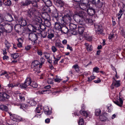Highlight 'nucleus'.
<instances>
[{
    "instance_id": "8",
    "label": "nucleus",
    "mask_w": 125,
    "mask_h": 125,
    "mask_svg": "<svg viewBox=\"0 0 125 125\" xmlns=\"http://www.w3.org/2000/svg\"><path fill=\"white\" fill-rule=\"evenodd\" d=\"M62 19L61 20L64 23H67L70 21L71 18L68 15L64 16L63 17H62Z\"/></svg>"
},
{
    "instance_id": "6",
    "label": "nucleus",
    "mask_w": 125,
    "mask_h": 125,
    "mask_svg": "<svg viewBox=\"0 0 125 125\" xmlns=\"http://www.w3.org/2000/svg\"><path fill=\"white\" fill-rule=\"evenodd\" d=\"M38 23V22H37V23H36L35 24V26L32 25L31 24H29L28 26V30L31 31L33 32H35L36 30L37 27H38V26H40V24L39 25L38 24H37Z\"/></svg>"
},
{
    "instance_id": "57",
    "label": "nucleus",
    "mask_w": 125,
    "mask_h": 125,
    "mask_svg": "<svg viewBox=\"0 0 125 125\" xmlns=\"http://www.w3.org/2000/svg\"><path fill=\"white\" fill-rule=\"evenodd\" d=\"M95 31L96 33L99 34L102 33L103 32V30H99L97 29L95 30Z\"/></svg>"
},
{
    "instance_id": "46",
    "label": "nucleus",
    "mask_w": 125,
    "mask_h": 125,
    "mask_svg": "<svg viewBox=\"0 0 125 125\" xmlns=\"http://www.w3.org/2000/svg\"><path fill=\"white\" fill-rule=\"evenodd\" d=\"M123 11L122 10H120L119 12L117 14V16H118V19H120L123 14Z\"/></svg>"
},
{
    "instance_id": "38",
    "label": "nucleus",
    "mask_w": 125,
    "mask_h": 125,
    "mask_svg": "<svg viewBox=\"0 0 125 125\" xmlns=\"http://www.w3.org/2000/svg\"><path fill=\"white\" fill-rule=\"evenodd\" d=\"M101 111L100 109H96L95 112V115L97 116H99L101 114Z\"/></svg>"
},
{
    "instance_id": "3",
    "label": "nucleus",
    "mask_w": 125,
    "mask_h": 125,
    "mask_svg": "<svg viewBox=\"0 0 125 125\" xmlns=\"http://www.w3.org/2000/svg\"><path fill=\"white\" fill-rule=\"evenodd\" d=\"M38 34L34 32H31L29 34V39L32 42V43L33 44L37 43V40L38 39Z\"/></svg>"
},
{
    "instance_id": "52",
    "label": "nucleus",
    "mask_w": 125,
    "mask_h": 125,
    "mask_svg": "<svg viewBox=\"0 0 125 125\" xmlns=\"http://www.w3.org/2000/svg\"><path fill=\"white\" fill-rule=\"evenodd\" d=\"M20 107L21 108L23 109V108H28V106L27 104H21Z\"/></svg>"
},
{
    "instance_id": "58",
    "label": "nucleus",
    "mask_w": 125,
    "mask_h": 125,
    "mask_svg": "<svg viewBox=\"0 0 125 125\" xmlns=\"http://www.w3.org/2000/svg\"><path fill=\"white\" fill-rule=\"evenodd\" d=\"M51 49L52 52H55L57 50L56 47L54 46H52Z\"/></svg>"
},
{
    "instance_id": "50",
    "label": "nucleus",
    "mask_w": 125,
    "mask_h": 125,
    "mask_svg": "<svg viewBox=\"0 0 125 125\" xmlns=\"http://www.w3.org/2000/svg\"><path fill=\"white\" fill-rule=\"evenodd\" d=\"M3 75H5V77L7 78H8L9 77V76L8 75V74L6 71H5L3 72L2 73L0 74V76H2Z\"/></svg>"
},
{
    "instance_id": "48",
    "label": "nucleus",
    "mask_w": 125,
    "mask_h": 125,
    "mask_svg": "<svg viewBox=\"0 0 125 125\" xmlns=\"http://www.w3.org/2000/svg\"><path fill=\"white\" fill-rule=\"evenodd\" d=\"M11 56L14 59H16L19 56L18 54L17 53H15L13 54H11Z\"/></svg>"
},
{
    "instance_id": "41",
    "label": "nucleus",
    "mask_w": 125,
    "mask_h": 125,
    "mask_svg": "<svg viewBox=\"0 0 125 125\" xmlns=\"http://www.w3.org/2000/svg\"><path fill=\"white\" fill-rule=\"evenodd\" d=\"M10 118L13 121L16 120H15L16 118V115L14 114H12L10 113H9Z\"/></svg>"
},
{
    "instance_id": "62",
    "label": "nucleus",
    "mask_w": 125,
    "mask_h": 125,
    "mask_svg": "<svg viewBox=\"0 0 125 125\" xmlns=\"http://www.w3.org/2000/svg\"><path fill=\"white\" fill-rule=\"evenodd\" d=\"M95 78V77L94 76H91L88 78V81L90 82L92 81Z\"/></svg>"
},
{
    "instance_id": "2",
    "label": "nucleus",
    "mask_w": 125,
    "mask_h": 125,
    "mask_svg": "<svg viewBox=\"0 0 125 125\" xmlns=\"http://www.w3.org/2000/svg\"><path fill=\"white\" fill-rule=\"evenodd\" d=\"M40 15V13L34 8L29 9L27 13V15L29 17H34L35 21L38 23L37 24H38L39 25V23L42 22L41 19L39 16Z\"/></svg>"
},
{
    "instance_id": "9",
    "label": "nucleus",
    "mask_w": 125,
    "mask_h": 125,
    "mask_svg": "<svg viewBox=\"0 0 125 125\" xmlns=\"http://www.w3.org/2000/svg\"><path fill=\"white\" fill-rule=\"evenodd\" d=\"M52 17H53V19H56L57 21L62 17L61 14L60 13H58L56 11H55L53 12L52 15Z\"/></svg>"
},
{
    "instance_id": "29",
    "label": "nucleus",
    "mask_w": 125,
    "mask_h": 125,
    "mask_svg": "<svg viewBox=\"0 0 125 125\" xmlns=\"http://www.w3.org/2000/svg\"><path fill=\"white\" fill-rule=\"evenodd\" d=\"M3 2L5 5L9 6L11 4V1L10 0H3Z\"/></svg>"
},
{
    "instance_id": "16",
    "label": "nucleus",
    "mask_w": 125,
    "mask_h": 125,
    "mask_svg": "<svg viewBox=\"0 0 125 125\" xmlns=\"http://www.w3.org/2000/svg\"><path fill=\"white\" fill-rule=\"evenodd\" d=\"M48 12H43L42 14V16L45 20L50 19V16L48 14Z\"/></svg>"
},
{
    "instance_id": "19",
    "label": "nucleus",
    "mask_w": 125,
    "mask_h": 125,
    "mask_svg": "<svg viewBox=\"0 0 125 125\" xmlns=\"http://www.w3.org/2000/svg\"><path fill=\"white\" fill-rule=\"evenodd\" d=\"M60 31L65 34L67 33L68 31H69L67 27L64 25H62Z\"/></svg>"
},
{
    "instance_id": "45",
    "label": "nucleus",
    "mask_w": 125,
    "mask_h": 125,
    "mask_svg": "<svg viewBox=\"0 0 125 125\" xmlns=\"http://www.w3.org/2000/svg\"><path fill=\"white\" fill-rule=\"evenodd\" d=\"M41 35L42 37L43 38H45L47 35V32L44 31H43L41 32Z\"/></svg>"
},
{
    "instance_id": "31",
    "label": "nucleus",
    "mask_w": 125,
    "mask_h": 125,
    "mask_svg": "<svg viewBox=\"0 0 125 125\" xmlns=\"http://www.w3.org/2000/svg\"><path fill=\"white\" fill-rule=\"evenodd\" d=\"M84 45L86 46L87 50L91 51L92 50V47L91 45H89L87 43H85Z\"/></svg>"
},
{
    "instance_id": "27",
    "label": "nucleus",
    "mask_w": 125,
    "mask_h": 125,
    "mask_svg": "<svg viewBox=\"0 0 125 125\" xmlns=\"http://www.w3.org/2000/svg\"><path fill=\"white\" fill-rule=\"evenodd\" d=\"M31 2L30 0H26L25 1V3L23 2H21V4L24 6L27 5L31 3Z\"/></svg>"
},
{
    "instance_id": "1",
    "label": "nucleus",
    "mask_w": 125,
    "mask_h": 125,
    "mask_svg": "<svg viewBox=\"0 0 125 125\" xmlns=\"http://www.w3.org/2000/svg\"><path fill=\"white\" fill-rule=\"evenodd\" d=\"M73 17L75 21L80 25L84 24L85 21L89 25L93 24V20L87 18L86 14L83 11L80 12L78 14L74 15Z\"/></svg>"
},
{
    "instance_id": "18",
    "label": "nucleus",
    "mask_w": 125,
    "mask_h": 125,
    "mask_svg": "<svg viewBox=\"0 0 125 125\" xmlns=\"http://www.w3.org/2000/svg\"><path fill=\"white\" fill-rule=\"evenodd\" d=\"M87 12L89 15L92 16L95 14V10L92 8H89L87 9Z\"/></svg>"
},
{
    "instance_id": "64",
    "label": "nucleus",
    "mask_w": 125,
    "mask_h": 125,
    "mask_svg": "<svg viewBox=\"0 0 125 125\" xmlns=\"http://www.w3.org/2000/svg\"><path fill=\"white\" fill-rule=\"evenodd\" d=\"M8 87L10 88L11 89L14 88V86L13 83H10L8 84Z\"/></svg>"
},
{
    "instance_id": "23",
    "label": "nucleus",
    "mask_w": 125,
    "mask_h": 125,
    "mask_svg": "<svg viewBox=\"0 0 125 125\" xmlns=\"http://www.w3.org/2000/svg\"><path fill=\"white\" fill-rule=\"evenodd\" d=\"M42 10L44 12H50L51 11V10L48 6H43L42 8Z\"/></svg>"
},
{
    "instance_id": "53",
    "label": "nucleus",
    "mask_w": 125,
    "mask_h": 125,
    "mask_svg": "<svg viewBox=\"0 0 125 125\" xmlns=\"http://www.w3.org/2000/svg\"><path fill=\"white\" fill-rule=\"evenodd\" d=\"M79 125H83L84 124L83 120L82 118H80L78 122Z\"/></svg>"
},
{
    "instance_id": "35",
    "label": "nucleus",
    "mask_w": 125,
    "mask_h": 125,
    "mask_svg": "<svg viewBox=\"0 0 125 125\" xmlns=\"http://www.w3.org/2000/svg\"><path fill=\"white\" fill-rule=\"evenodd\" d=\"M6 24H7V23H3L0 25V31L2 32L4 31L5 29L4 26Z\"/></svg>"
},
{
    "instance_id": "63",
    "label": "nucleus",
    "mask_w": 125,
    "mask_h": 125,
    "mask_svg": "<svg viewBox=\"0 0 125 125\" xmlns=\"http://www.w3.org/2000/svg\"><path fill=\"white\" fill-rule=\"evenodd\" d=\"M114 37V35L113 33H111L109 35L108 38L109 39H111Z\"/></svg>"
},
{
    "instance_id": "11",
    "label": "nucleus",
    "mask_w": 125,
    "mask_h": 125,
    "mask_svg": "<svg viewBox=\"0 0 125 125\" xmlns=\"http://www.w3.org/2000/svg\"><path fill=\"white\" fill-rule=\"evenodd\" d=\"M120 85V83L119 81H116L115 80L112 84L111 88L112 89H113L115 87H118Z\"/></svg>"
},
{
    "instance_id": "60",
    "label": "nucleus",
    "mask_w": 125,
    "mask_h": 125,
    "mask_svg": "<svg viewBox=\"0 0 125 125\" xmlns=\"http://www.w3.org/2000/svg\"><path fill=\"white\" fill-rule=\"evenodd\" d=\"M99 68L97 67H95L93 69V71L96 73H98L99 71Z\"/></svg>"
},
{
    "instance_id": "54",
    "label": "nucleus",
    "mask_w": 125,
    "mask_h": 125,
    "mask_svg": "<svg viewBox=\"0 0 125 125\" xmlns=\"http://www.w3.org/2000/svg\"><path fill=\"white\" fill-rule=\"evenodd\" d=\"M30 86L33 88H36L37 87V85L35 82H32Z\"/></svg>"
},
{
    "instance_id": "40",
    "label": "nucleus",
    "mask_w": 125,
    "mask_h": 125,
    "mask_svg": "<svg viewBox=\"0 0 125 125\" xmlns=\"http://www.w3.org/2000/svg\"><path fill=\"white\" fill-rule=\"evenodd\" d=\"M28 103L31 106H34L36 104V101L33 100H30Z\"/></svg>"
},
{
    "instance_id": "12",
    "label": "nucleus",
    "mask_w": 125,
    "mask_h": 125,
    "mask_svg": "<svg viewBox=\"0 0 125 125\" xmlns=\"http://www.w3.org/2000/svg\"><path fill=\"white\" fill-rule=\"evenodd\" d=\"M4 17L5 21L10 22L13 20V18L11 15L9 13H6Z\"/></svg>"
},
{
    "instance_id": "13",
    "label": "nucleus",
    "mask_w": 125,
    "mask_h": 125,
    "mask_svg": "<svg viewBox=\"0 0 125 125\" xmlns=\"http://www.w3.org/2000/svg\"><path fill=\"white\" fill-rule=\"evenodd\" d=\"M43 110L45 114L47 115H51L52 113L51 111L48 106L44 107Z\"/></svg>"
},
{
    "instance_id": "56",
    "label": "nucleus",
    "mask_w": 125,
    "mask_h": 125,
    "mask_svg": "<svg viewBox=\"0 0 125 125\" xmlns=\"http://www.w3.org/2000/svg\"><path fill=\"white\" fill-rule=\"evenodd\" d=\"M99 1L100 0H92L91 1L93 4H96L99 3Z\"/></svg>"
},
{
    "instance_id": "37",
    "label": "nucleus",
    "mask_w": 125,
    "mask_h": 125,
    "mask_svg": "<svg viewBox=\"0 0 125 125\" xmlns=\"http://www.w3.org/2000/svg\"><path fill=\"white\" fill-rule=\"evenodd\" d=\"M94 27L95 29V30L96 29L98 30H103L102 29V26L101 25H99L98 24H95L94 25Z\"/></svg>"
},
{
    "instance_id": "30",
    "label": "nucleus",
    "mask_w": 125,
    "mask_h": 125,
    "mask_svg": "<svg viewBox=\"0 0 125 125\" xmlns=\"http://www.w3.org/2000/svg\"><path fill=\"white\" fill-rule=\"evenodd\" d=\"M0 109L6 112L8 111V110L7 106L3 105L0 106Z\"/></svg>"
},
{
    "instance_id": "26",
    "label": "nucleus",
    "mask_w": 125,
    "mask_h": 125,
    "mask_svg": "<svg viewBox=\"0 0 125 125\" xmlns=\"http://www.w3.org/2000/svg\"><path fill=\"white\" fill-rule=\"evenodd\" d=\"M106 113H104L103 115H102L99 116V118L102 121H105L107 119L106 116Z\"/></svg>"
},
{
    "instance_id": "24",
    "label": "nucleus",
    "mask_w": 125,
    "mask_h": 125,
    "mask_svg": "<svg viewBox=\"0 0 125 125\" xmlns=\"http://www.w3.org/2000/svg\"><path fill=\"white\" fill-rule=\"evenodd\" d=\"M39 64V62L37 61H35L33 62L31 64L32 67H35L34 69V71H36V66Z\"/></svg>"
},
{
    "instance_id": "28",
    "label": "nucleus",
    "mask_w": 125,
    "mask_h": 125,
    "mask_svg": "<svg viewBox=\"0 0 125 125\" xmlns=\"http://www.w3.org/2000/svg\"><path fill=\"white\" fill-rule=\"evenodd\" d=\"M18 41L19 43L17 44V45L19 48H21L22 46V43L23 42V41L21 38H19L18 40Z\"/></svg>"
},
{
    "instance_id": "47",
    "label": "nucleus",
    "mask_w": 125,
    "mask_h": 125,
    "mask_svg": "<svg viewBox=\"0 0 125 125\" xmlns=\"http://www.w3.org/2000/svg\"><path fill=\"white\" fill-rule=\"evenodd\" d=\"M15 120H14V121H15L18 122L23 121L22 118L20 116H19L16 115V118Z\"/></svg>"
},
{
    "instance_id": "55",
    "label": "nucleus",
    "mask_w": 125,
    "mask_h": 125,
    "mask_svg": "<svg viewBox=\"0 0 125 125\" xmlns=\"http://www.w3.org/2000/svg\"><path fill=\"white\" fill-rule=\"evenodd\" d=\"M53 79L51 78H49L48 79L47 82L49 84H53Z\"/></svg>"
},
{
    "instance_id": "61",
    "label": "nucleus",
    "mask_w": 125,
    "mask_h": 125,
    "mask_svg": "<svg viewBox=\"0 0 125 125\" xmlns=\"http://www.w3.org/2000/svg\"><path fill=\"white\" fill-rule=\"evenodd\" d=\"M44 56L46 59H48L50 57V54L48 53H44Z\"/></svg>"
},
{
    "instance_id": "15",
    "label": "nucleus",
    "mask_w": 125,
    "mask_h": 125,
    "mask_svg": "<svg viewBox=\"0 0 125 125\" xmlns=\"http://www.w3.org/2000/svg\"><path fill=\"white\" fill-rule=\"evenodd\" d=\"M19 23L21 26H25L27 24L26 21L23 18H21L19 19Z\"/></svg>"
},
{
    "instance_id": "10",
    "label": "nucleus",
    "mask_w": 125,
    "mask_h": 125,
    "mask_svg": "<svg viewBox=\"0 0 125 125\" xmlns=\"http://www.w3.org/2000/svg\"><path fill=\"white\" fill-rule=\"evenodd\" d=\"M9 97V95L5 93H0V100H4L6 99H8Z\"/></svg>"
},
{
    "instance_id": "25",
    "label": "nucleus",
    "mask_w": 125,
    "mask_h": 125,
    "mask_svg": "<svg viewBox=\"0 0 125 125\" xmlns=\"http://www.w3.org/2000/svg\"><path fill=\"white\" fill-rule=\"evenodd\" d=\"M47 6H52V3L51 1L50 0H42Z\"/></svg>"
},
{
    "instance_id": "17",
    "label": "nucleus",
    "mask_w": 125,
    "mask_h": 125,
    "mask_svg": "<svg viewBox=\"0 0 125 125\" xmlns=\"http://www.w3.org/2000/svg\"><path fill=\"white\" fill-rule=\"evenodd\" d=\"M53 57L54 60H53L54 64H58V61L60 59L61 56H59L58 55L56 56V57L54 55H53Z\"/></svg>"
},
{
    "instance_id": "7",
    "label": "nucleus",
    "mask_w": 125,
    "mask_h": 125,
    "mask_svg": "<svg viewBox=\"0 0 125 125\" xmlns=\"http://www.w3.org/2000/svg\"><path fill=\"white\" fill-rule=\"evenodd\" d=\"M70 30L71 31H73V33L71 32L73 35H76L77 33V32L75 31V30L76 29L77 26L76 25L72 23H70L69 25Z\"/></svg>"
},
{
    "instance_id": "39",
    "label": "nucleus",
    "mask_w": 125,
    "mask_h": 125,
    "mask_svg": "<svg viewBox=\"0 0 125 125\" xmlns=\"http://www.w3.org/2000/svg\"><path fill=\"white\" fill-rule=\"evenodd\" d=\"M39 1V0H33L31 2L32 5L34 7H37V2Z\"/></svg>"
},
{
    "instance_id": "21",
    "label": "nucleus",
    "mask_w": 125,
    "mask_h": 125,
    "mask_svg": "<svg viewBox=\"0 0 125 125\" xmlns=\"http://www.w3.org/2000/svg\"><path fill=\"white\" fill-rule=\"evenodd\" d=\"M62 25L60 24L59 23L57 22H55L54 24L55 28L56 30L60 31Z\"/></svg>"
},
{
    "instance_id": "49",
    "label": "nucleus",
    "mask_w": 125,
    "mask_h": 125,
    "mask_svg": "<svg viewBox=\"0 0 125 125\" xmlns=\"http://www.w3.org/2000/svg\"><path fill=\"white\" fill-rule=\"evenodd\" d=\"M49 91V90H40L38 91V93L40 94H46Z\"/></svg>"
},
{
    "instance_id": "22",
    "label": "nucleus",
    "mask_w": 125,
    "mask_h": 125,
    "mask_svg": "<svg viewBox=\"0 0 125 125\" xmlns=\"http://www.w3.org/2000/svg\"><path fill=\"white\" fill-rule=\"evenodd\" d=\"M113 102L115 104L120 107L122 106L123 104V101L120 98L119 99L118 101H114Z\"/></svg>"
},
{
    "instance_id": "20",
    "label": "nucleus",
    "mask_w": 125,
    "mask_h": 125,
    "mask_svg": "<svg viewBox=\"0 0 125 125\" xmlns=\"http://www.w3.org/2000/svg\"><path fill=\"white\" fill-rule=\"evenodd\" d=\"M79 112L82 115L86 117L88 116L90 114V112L89 111H83L82 110L80 111Z\"/></svg>"
},
{
    "instance_id": "4",
    "label": "nucleus",
    "mask_w": 125,
    "mask_h": 125,
    "mask_svg": "<svg viewBox=\"0 0 125 125\" xmlns=\"http://www.w3.org/2000/svg\"><path fill=\"white\" fill-rule=\"evenodd\" d=\"M88 2L87 0H81V2L78 3V6L82 10H86L89 7V6L87 4Z\"/></svg>"
},
{
    "instance_id": "42",
    "label": "nucleus",
    "mask_w": 125,
    "mask_h": 125,
    "mask_svg": "<svg viewBox=\"0 0 125 125\" xmlns=\"http://www.w3.org/2000/svg\"><path fill=\"white\" fill-rule=\"evenodd\" d=\"M72 68H74L76 72H78L79 71V67L77 64H75L73 65L72 67Z\"/></svg>"
},
{
    "instance_id": "44",
    "label": "nucleus",
    "mask_w": 125,
    "mask_h": 125,
    "mask_svg": "<svg viewBox=\"0 0 125 125\" xmlns=\"http://www.w3.org/2000/svg\"><path fill=\"white\" fill-rule=\"evenodd\" d=\"M55 46L56 47H58L59 48H64V47L63 45L60 42H56L55 43Z\"/></svg>"
},
{
    "instance_id": "5",
    "label": "nucleus",
    "mask_w": 125,
    "mask_h": 125,
    "mask_svg": "<svg viewBox=\"0 0 125 125\" xmlns=\"http://www.w3.org/2000/svg\"><path fill=\"white\" fill-rule=\"evenodd\" d=\"M31 83V79L30 77H27L24 83L20 85V87L22 89H25L30 85Z\"/></svg>"
},
{
    "instance_id": "33",
    "label": "nucleus",
    "mask_w": 125,
    "mask_h": 125,
    "mask_svg": "<svg viewBox=\"0 0 125 125\" xmlns=\"http://www.w3.org/2000/svg\"><path fill=\"white\" fill-rule=\"evenodd\" d=\"M5 46L7 49L9 50L10 47L11 46V44L8 41L5 40Z\"/></svg>"
},
{
    "instance_id": "14",
    "label": "nucleus",
    "mask_w": 125,
    "mask_h": 125,
    "mask_svg": "<svg viewBox=\"0 0 125 125\" xmlns=\"http://www.w3.org/2000/svg\"><path fill=\"white\" fill-rule=\"evenodd\" d=\"M55 3L56 5L59 7H62L64 4L63 2L61 0H54Z\"/></svg>"
},
{
    "instance_id": "36",
    "label": "nucleus",
    "mask_w": 125,
    "mask_h": 125,
    "mask_svg": "<svg viewBox=\"0 0 125 125\" xmlns=\"http://www.w3.org/2000/svg\"><path fill=\"white\" fill-rule=\"evenodd\" d=\"M49 20H45L44 23L45 25L47 27H50L51 25L50 22L49 21Z\"/></svg>"
},
{
    "instance_id": "34",
    "label": "nucleus",
    "mask_w": 125,
    "mask_h": 125,
    "mask_svg": "<svg viewBox=\"0 0 125 125\" xmlns=\"http://www.w3.org/2000/svg\"><path fill=\"white\" fill-rule=\"evenodd\" d=\"M5 20L3 15L0 13V23H5Z\"/></svg>"
},
{
    "instance_id": "59",
    "label": "nucleus",
    "mask_w": 125,
    "mask_h": 125,
    "mask_svg": "<svg viewBox=\"0 0 125 125\" xmlns=\"http://www.w3.org/2000/svg\"><path fill=\"white\" fill-rule=\"evenodd\" d=\"M54 36V35L53 33H49L48 35V37L50 39H51Z\"/></svg>"
},
{
    "instance_id": "51",
    "label": "nucleus",
    "mask_w": 125,
    "mask_h": 125,
    "mask_svg": "<svg viewBox=\"0 0 125 125\" xmlns=\"http://www.w3.org/2000/svg\"><path fill=\"white\" fill-rule=\"evenodd\" d=\"M42 108V106H40L37 107L36 108V111L37 113H39L41 112V111Z\"/></svg>"
},
{
    "instance_id": "32",
    "label": "nucleus",
    "mask_w": 125,
    "mask_h": 125,
    "mask_svg": "<svg viewBox=\"0 0 125 125\" xmlns=\"http://www.w3.org/2000/svg\"><path fill=\"white\" fill-rule=\"evenodd\" d=\"M84 28L82 26H79L78 27V31L80 34H82L83 32Z\"/></svg>"
},
{
    "instance_id": "43",
    "label": "nucleus",
    "mask_w": 125,
    "mask_h": 125,
    "mask_svg": "<svg viewBox=\"0 0 125 125\" xmlns=\"http://www.w3.org/2000/svg\"><path fill=\"white\" fill-rule=\"evenodd\" d=\"M24 94H20L18 95L17 96H19V97L20 100L21 101H24L25 100V98L24 97Z\"/></svg>"
}]
</instances>
